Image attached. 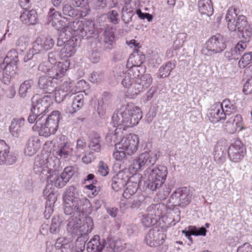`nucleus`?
Returning <instances> with one entry per match:
<instances>
[{"mask_svg":"<svg viewBox=\"0 0 252 252\" xmlns=\"http://www.w3.org/2000/svg\"><path fill=\"white\" fill-rule=\"evenodd\" d=\"M72 149L67 143L64 144L63 146L61 147L59 152V156L61 158H66L71 153Z\"/></svg>","mask_w":252,"mask_h":252,"instance_id":"49530a36","label":"nucleus"},{"mask_svg":"<svg viewBox=\"0 0 252 252\" xmlns=\"http://www.w3.org/2000/svg\"><path fill=\"white\" fill-rule=\"evenodd\" d=\"M53 97L50 95H45L38 99L35 105V107L38 110V112L40 113L45 112L53 104Z\"/></svg>","mask_w":252,"mask_h":252,"instance_id":"393cba45","label":"nucleus"},{"mask_svg":"<svg viewBox=\"0 0 252 252\" xmlns=\"http://www.w3.org/2000/svg\"><path fill=\"white\" fill-rule=\"evenodd\" d=\"M37 116L36 114L32 112V113H30V114L28 117V120L30 123L33 124L34 122L36 123V122L39 119V118L37 120Z\"/></svg>","mask_w":252,"mask_h":252,"instance_id":"69168bd1","label":"nucleus"},{"mask_svg":"<svg viewBox=\"0 0 252 252\" xmlns=\"http://www.w3.org/2000/svg\"><path fill=\"white\" fill-rule=\"evenodd\" d=\"M64 15L72 17L78 16L79 17V12L78 9H75L71 5L65 4L63 9Z\"/></svg>","mask_w":252,"mask_h":252,"instance_id":"a18cd8bd","label":"nucleus"},{"mask_svg":"<svg viewBox=\"0 0 252 252\" xmlns=\"http://www.w3.org/2000/svg\"><path fill=\"white\" fill-rule=\"evenodd\" d=\"M97 168L98 173L102 176H106L109 173L108 165L102 160L99 162Z\"/></svg>","mask_w":252,"mask_h":252,"instance_id":"de8ad7c7","label":"nucleus"},{"mask_svg":"<svg viewBox=\"0 0 252 252\" xmlns=\"http://www.w3.org/2000/svg\"><path fill=\"white\" fill-rule=\"evenodd\" d=\"M237 252H252V246L249 243H245L238 248Z\"/></svg>","mask_w":252,"mask_h":252,"instance_id":"4d7b16f0","label":"nucleus"},{"mask_svg":"<svg viewBox=\"0 0 252 252\" xmlns=\"http://www.w3.org/2000/svg\"><path fill=\"white\" fill-rule=\"evenodd\" d=\"M127 180V177L124 173H119L112 179V188L116 191L122 189L126 185Z\"/></svg>","mask_w":252,"mask_h":252,"instance_id":"cd10ccee","label":"nucleus"},{"mask_svg":"<svg viewBox=\"0 0 252 252\" xmlns=\"http://www.w3.org/2000/svg\"><path fill=\"white\" fill-rule=\"evenodd\" d=\"M127 45L133 50V53L139 52V49L141 48V45L139 42L135 39H131L126 41Z\"/></svg>","mask_w":252,"mask_h":252,"instance_id":"603ef678","label":"nucleus"},{"mask_svg":"<svg viewBox=\"0 0 252 252\" xmlns=\"http://www.w3.org/2000/svg\"><path fill=\"white\" fill-rule=\"evenodd\" d=\"M19 4L21 7L26 10L30 8L31 6L30 0H19Z\"/></svg>","mask_w":252,"mask_h":252,"instance_id":"0e129e2a","label":"nucleus"},{"mask_svg":"<svg viewBox=\"0 0 252 252\" xmlns=\"http://www.w3.org/2000/svg\"><path fill=\"white\" fill-rule=\"evenodd\" d=\"M64 213L66 215H71L74 212L83 213L90 211L92 204L86 197L82 199L74 196L73 192L67 191L64 197Z\"/></svg>","mask_w":252,"mask_h":252,"instance_id":"423d86ee","label":"nucleus"},{"mask_svg":"<svg viewBox=\"0 0 252 252\" xmlns=\"http://www.w3.org/2000/svg\"><path fill=\"white\" fill-rule=\"evenodd\" d=\"M40 140L37 136L30 137L24 150L25 155L32 156L34 155L41 148Z\"/></svg>","mask_w":252,"mask_h":252,"instance_id":"4be33fe9","label":"nucleus"},{"mask_svg":"<svg viewBox=\"0 0 252 252\" xmlns=\"http://www.w3.org/2000/svg\"><path fill=\"white\" fill-rule=\"evenodd\" d=\"M165 236L162 232L151 230L145 238L147 244L151 247H157L162 244L164 241Z\"/></svg>","mask_w":252,"mask_h":252,"instance_id":"412c9836","label":"nucleus"},{"mask_svg":"<svg viewBox=\"0 0 252 252\" xmlns=\"http://www.w3.org/2000/svg\"><path fill=\"white\" fill-rule=\"evenodd\" d=\"M42 47L44 51L48 50L51 49L54 46V41L51 38L42 39Z\"/></svg>","mask_w":252,"mask_h":252,"instance_id":"5fc2aeb1","label":"nucleus"},{"mask_svg":"<svg viewBox=\"0 0 252 252\" xmlns=\"http://www.w3.org/2000/svg\"><path fill=\"white\" fill-rule=\"evenodd\" d=\"M77 44L73 40H69L61 51L62 59L72 57L76 52Z\"/></svg>","mask_w":252,"mask_h":252,"instance_id":"c85d7f7f","label":"nucleus"},{"mask_svg":"<svg viewBox=\"0 0 252 252\" xmlns=\"http://www.w3.org/2000/svg\"><path fill=\"white\" fill-rule=\"evenodd\" d=\"M47 199L45 213L46 214L48 212V214H50L53 212V207L57 198L54 193H51L49 194Z\"/></svg>","mask_w":252,"mask_h":252,"instance_id":"c03bdc74","label":"nucleus"},{"mask_svg":"<svg viewBox=\"0 0 252 252\" xmlns=\"http://www.w3.org/2000/svg\"><path fill=\"white\" fill-rule=\"evenodd\" d=\"M220 105L226 116L230 115L237 111V107L235 103L228 98L223 99L221 102H220Z\"/></svg>","mask_w":252,"mask_h":252,"instance_id":"7c9ffc66","label":"nucleus"},{"mask_svg":"<svg viewBox=\"0 0 252 252\" xmlns=\"http://www.w3.org/2000/svg\"><path fill=\"white\" fill-rule=\"evenodd\" d=\"M48 21L53 27L60 31L66 32L69 28L66 24L67 18L63 17L61 13L56 11L54 8H51L50 10Z\"/></svg>","mask_w":252,"mask_h":252,"instance_id":"9b49d317","label":"nucleus"},{"mask_svg":"<svg viewBox=\"0 0 252 252\" xmlns=\"http://www.w3.org/2000/svg\"><path fill=\"white\" fill-rule=\"evenodd\" d=\"M74 5L80 7V9H78L79 12V17L86 16L90 11L88 0H75Z\"/></svg>","mask_w":252,"mask_h":252,"instance_id":"f704fd0d","label":"nucleus"},{"mask_svg":"<svg viewBox=\"0 0 252 252\" xmlns=\"http://www.w3.org/2000/svg\"><path fill=\"white\" fill-rule=\"evenodd\" d=\"M142 118V112L139 107L128 104L119 114L112 116L114 126L117 127L115 130V135L119 133V130H126V127L136 126Z\"/></svg>","mask_w":252,"mask_h":252,"instance_id":"f257e3e1","label":"nucleus"},{"mask_svg":"<svg viewBox=\"0 0 252 252\" xmlns=\"http://www.w3.org/2000/svg\"><path fill=\"white\" fill-rule=\"evenodd\" d=\"M61 118L60 112L57 110L54 111L44 123L40 122L39 118L32 126V130L37 132L40 136L48 137L56 132Z\"/></svg>","mask_w":252,"mask_h":252,"instance_id":"39448f33","label":"nucleus"},{"mask_svg":"<svg viewBox=\"0 0 252 252\" xmlns=\"http://www.w3.org/2000/svg\"><path fill=\"white\" fill-rule=\"evenodd\" d=\"M50 68L47 67L45 63H41L39 64L38 66V69L43 72H46L47 75H48V71Z\"/></svg>","mask_w":252,"mask_h":252,"instance_id":"774afa93","label":"nucleus"},{"mask_svg":"<svg viewBox=\"0 0 252 252\" xmlns=\"http://www.w3.org/2000/svg\"><path fill=\"white\" fill-rule=\"evenodd\" d=\"M226 130L230 133H234L236 131H240L244 128V123L242 117L240 114L230 117L226 122Z\"/></svg>","mask_w":252,"mask_h":252,"instance_id":"2eb2a0df","label":"nucleus"},{"mask_svg":"<svg viewBox=\"0 0 252 252\" xmlns=\"http://www.w3.org/2000/svg\"><path fill=\"white\" fill-rule=\"evenodd\" d=\"M25 121V120L23 118L13 120L9 127L10 132L13 136H18L19 134L22 131Z\"/></svg>","mask_w":252,"mask_h":252,"instance_id":"473e14b6","label":"nucleus"},{"mask_svg":"<svg viewBox=\"0 0 252 252\" xmlns=\"http://www.w3.org/2000/svg\"><path fill=\"white\" fill-rule=\"evenodd\" d=\"M205 50L210 54H215L222 52L226 47L223 36L217 33L209 38L205 43Z\"/></svg>","mask_w":252,"mask_h":252,"instance_id":"9d476101","label":"nucleus"},{"mask_svg":"<svg viewBox=\"0 0 252 252\" xmlns=\"http://www.w3.org/2000/svg\"><path fill=\"white\" fill-rule=\"evenodd\" d=\"M143 72L141 71V75L138 77L137 80L136 88L135 89L134 92L137 95L139 92L144 88L148 87L152 83V78L150 74H146L144 75H142Z\"/></svg>","mask_w":252,"mask_h":252,"instance_id":"b1692460","label":"nucleus"},{"mask_svg":"<svg viewBox=\"0 0 252 252\" xmlns=\"http://www.w3.org/2000/svg\"><path fill=\"white\" fill-rule=\"evenodd\" d=\"M99 192L98 189H95L92 190H87L86 191V193H87L88 196L90 198H93L95 197L96 195L98 194Z\"/></svg>","mask_w":252,"mask_h":252,"instance_id":"338daca9","label":"nucleus"},{"mask_svg":"<svg viewBox=\"0 0 252 252\" xmlns=\"http://www.w3.org/2000/svg\"><path fill=\"white\" fill-rule=\"evenodd\" d=\"M209 118L213 123L226 120V117L222 110L220 102L215 103L211 106L209 113Z\"/></svg>","mask_w":252,"mask_h":252,"instance_id":"6ab92c4d","label":"nucleus"},{"mask_svg":"<svg viewBox=\"0 0 252 252\" xmlns=\"http://www.w3.org/2000/svg\"><path fill=\"white\" fill-rule=\"evenodd\" d=\"M167 174L166 166H159L153 168L147 176L149 188L152 190L160 188L164 183Z\"/></svg>","mask_w":252,"mask_h":252,"instance_id":"0eeeda50","label":"nucleus"},{"mask_svg":"<svg viewBox=\"0 0 252 252\" xmlns=\"http://www.w3.org/2000/svg\"><path fill=\"white\" fill-rule=\"evenodd\" d=\"M66 24L69 28L67 29V30L66 32L68 31L72 34H75L76 32H81L83 30H84L83 24L82 21H75L70 23L67 20Z\"/></svg>","mask_w":252,"mask_h":252,"instance_id":"a19ab883","label":"nucleus"},{"mask_svg":"<svg viewBox=\"0 0 252 252\" xmlns=\"http://www.w3.org/2000/svg\"><path fill=\"white\" fill-rule=\"evenodd\" d=\"M134 13V9L130 3H126L122 8L123 17H124L125 14H127L128 17L131 18Z\"/></svg>","mask_w":252,"mask_h":252,"instance_id":"8fccbe9b","label":"nucleus"},{"mask_svg":"<svg viewBox=\"0 0 252 252\" xmlns=\"http://www.w3.org/2000/svg\"><path fill=\"white\" fill-rule=\"evenodd\" d=\"M70 65L69 60L59 62L54 64L49 70L48 75L55 79H59L65 76Z\"/></svg>","mask_w":252,"mask_h":252,"instance_id":"ddd939ff","label":"nucleus"},{"mask_svg":"<svg viewBox=\"0 0 252 252\" xmlns=\"http://www.w3.org/2000/svg\"><path fill=\"white\" fill-rule=\"evenodd\" d=\"M175 67V65L171 62L166 63L159 68L158 70L159 76L160 78H165L168 76Z\"/></svg>","mask_w":252,"mask_h":252,"instance_id":"58836bf2","label":"nucleus"},{"mask_svg":"<svg viewBox=\"0 0 252 252\" xmlns=\"http://www.w3.org/2000/svg\"><path fill=\"white\" fill-rule=\"evenodd\" d=\"M246 154V149L240 141L236 140L232 144L228 150V156L234 162L240 161Z\"/></svg>","mask_w":252,"mask_h":252,"instance_id":"f8f14e48","label":"nucleus"},{"mask_svg":"<svg viewBox=\"0 0 252 252\" xmlns=\"http://www.w3.org/2000/svg\"><path fill=\"white\" fill-rule=\"evenodd\" d=\"M158 158L157 154L155 152H145L141 153L133 160L131 165V170L136 173L146 166L154 164Z\"/></svg>","mask_w":252,"mask_h":252,"instance_id":"6e6552de","label":"nucleus"},{"mask_svg":"<svg viewBox=\"0 0 252 252\" xmlns=\"http://www.w3.org/2000/svg\"><path fill=\"white\" fill-rule=\"evenodd\" d=\"M48 158L42 155L38 156L35 159L33 170L36 174H42L47 177L48 182L56 187L62 188L67 183L62 174L59 175L55 171H52L49 167Z\"/></svg>","mask_w":252,"mask_h":252,"instance_id":"20e7f679","label":"nucleus"},{"mask_svg":"<svg viewBox=\"0 0 252 252\" xmlns=\"http://www.w3.org/2000/svg\"><path fill=\"white\" fill-rule=\"evenodd\" d=\"M126 185V188L124 191L123 197L126 199H129L137 192L138 185L136 182L129 179Z\"/></svg>","mask_w":252,"mask_h":252,"instance_id":"72a5a7b5","label":"nucleus"},{"mask_svg":"<svg viewBox=\"0 0 252 252\" xmlns=\"http://www.w3.org/2000/svg\"><path fill=\"white\" fill-rule=\"evenodd\" d=\"M206 232L207 230L205 227H202L198 228L195 226H189L188 227V230L182 231V233L185 234L187 238L190 237V235L204 236L206 235Z\"/></svg>","mask_w":252,"mask_h":252,"instance_id":"c9c22d12","label":"nucleus"},{"mask_svg":"<svg viewBox=\"0 0 252 252\" xmlns=\"http://www.w3.org/2000/svg\"><path fill=\"white\" fill-rule=\"evenodd\" d=\"M42 41V38L38 37L36 40L32 43V47L29 50L28 53V56L29 57V58H32L33 55L38 54L44 51Z\"/></svg>","mask_w":252,"mask_h":252,"instance_id":"e433bc0d","label":"nucleus"},{"mask_svg":"<svg viewBox=\"0 0 252 252\" xmlns=\"http://www.w3.org/2000/svg\"><path fill=\"white\" fill-rule=\"evenodd\" d=\"M86 147V142L82 139H78L77 141L76 150L77 152H83Z\"/></svg>","mask_w":252,"mask_h":252,"instance_id":"052dcab7","label":"nucleus"},{"mask_svg":"<svg viewBox=\"0 0 252 252\" xmlns=\"http://www.w3.org/2000/svg\"><path fill=\"white\" fill-rule=\"evenodd\" d=\"M105 41L111 44L114 40V34L113 32H105Z\"/></svg>","mask_w":252,"mask_h":252,"instance_id":"e2e57ef3","label":"nucleus"},{"mask_svg":"<svg viewBox=\"0 0 252 252\" xmlns=\"http://www.w3.org/2000/svg\"><path fill=\"white\" fill-rule=\"evenodd\" d=\"M84 104V96L83 94H79L75 96L70 105L67 106L65 109L66 113L73 114L79 110Z\"/></svg>","mask_w":252,"mask_h":252,"instance_id":"bb28decb","label":"nucleus"},{"mask_svg":"<svg viewBox=\"0 0 252 252\" xmlns=\"http://www.w3.org/2000/svg\"><path fill=\"white\" fill-rule=\"evenodd\" d=\"M28 42V39L25 36L20 37L17 41L16 45L18 47H22L23 49L20 50H23L26 48Z\"/></svg>","mask_w":252,"mask_h":252,"instance_id":"13d9d810","label":"nucleus"},{"mask_svg":"<svg viewBox=\"0 0 252 252\" xmlns=\"http://www.w3.org/2000/svg\"><path fill=\"white\" fill-rule=\"evenodd\" d=\"M143 224L146 227H150L152 224V220L151 218L148 215H143L142 218Z\"/></svg>","mask_w":252,"mask_h":252,"instance_id":"680f3d73","label":"nucleus"},{"mask_svg":"<svg viewBox=\"0 0 252 252\" xmlns=\"http://www.w3.org/2000/svg\"><path fill=\"white\" fill-rule=\"evenodd\" d=\"M60 228V223L59 222H56L55 219H53L50 226V231L53 233H56L59 232Z\"/></svg>","mask_w":252,"mask_h":252,"instance_id":"bf43d9fd","label":"nucleus"},{"mask_svg":"<svg viewBox=\"0 0 252 252\" xmlns=\"http://www.w3.org/2000/svg\"><path fill=\"white\" fill-rule=\"evenodd\" d=\"M108 18L110 22L117 24L119 21V15L117 11L112 10L108 13Z\"/></svg>","mask_w":252,"mask_h":252,"instance_id":"09e8293b","label":"nucleus"},{"mask_svg":"<svg viewBox=\"0 0 252 252\" xmlns=\"http://www.w3.org/2000/svg\"><path fill=\"white\" fill-rule=\"evenodd\" d=\"M171 197L177 201L179 206L182 207L188 205L191 200L189 191L186 187L178 189L172 194Z\"/></svg>","mask_w":252,"mask_h":252,"instance_id":"4468645a","label":"nucleus"},{"mask_svg":"<svg viewBox=\"0 0 252 252\" xmlns=\"http://www.w3.org/2000/svg\"><path fill=\"white\" fill-rule=\"evenodd\" d=\"M135 13L141 19H147L149 22L151 21L153 19V16L151 14L147 13H142L140 9H136Z\"/></svg>","mask_w":252,"mask_h":252,"instance_id":"6e6d98bb","label":"nucleus"},{"mask_svg":"<svg viewBox=\"0 0 252 252\" xmlns=\"http://www.w3.org/2000/svg\"><path fill=\"white\" fill-rule=\"evenodd\" d=\"M251 64H252V52L244 53L238 62V66L240 68H244Z\"/></svg>","mask_w":252,"mask_h":252,"instance_id":"37998d69","label":"nucleus"},{"mask_svg":"<svg viewBox=\"0 0 252 252\" xmlns=\"http://www.w3.org/2000/svg\"><path fill=\"white\" fill-rule=\"evenodd\" d=\"M139 52L133 53L129 57L126 67L128 68H137L139 71H145V68L143 67L141 65L145 61V56L143 54H139Z\"/></svg>","mask_w":252,"mask_h":252,"instance_id":"f3484780","label":"nucleus"},{"mask_svg":"<svg viewBox=\"0 0 252 252\" xmlns=\"http://www.w3.org/2000/svg\"><path fill=\"white\" fill-rule=\"evenodd\" d=\"M9 146L4 140H0V164H12L16 161L14 156L9 155Z\"/></svg>","mask_w":252,"mask_h":252,"instance_id":"a211bd4d","label":"nucleus"},{"mask_svg":"<svg viewBox=\"0 0 252 252\" xmlns=\"http://www.w3.org/2000/svg\"><path fill=\"white\" fill-rule=\"evenodd\" d=\"M139 138L134 134H129L124 136L115 144V151L113 154L117 161H122L126 158V156H131L138 150Z\"/></svg>","mask_w":252,"mask_h":252,"instance_id":"7ed1b4c3","label":"nucleus"},{"mask_svg":"<svg viewBox=\"0 0 252 252\" xmlns=\"http://www.w3.org/2000/svg\"><path fill=\"white\" fill-rule=\"evenodd\" d=\"M89 147L96 152L100 151V136L97 133L92 132L90 134Z\"/></svg>","mask_w":252,"mask_h":252,"instance_id":"c756f323","label":"nucleus"},{"mask_svg":"<svg viewBox=\"0 0 252 252\" xmlns=\"http://www.w3.org/2000/svg\"><path fill=\"white\" fill-rule=\"evenodd\" d=\"M243 91L246 94H252V76L244 84Z\"/></svg>","mask_w":252,"mask_h":252,"instance_id":"864d4df0","label":"nucleus"},{"mask_svg":"<svg viewBox=\"0 0 252 252\" xmlns=\"http://www.w3.org/2000/svg\"><path fill=\"white\" fill-rule=\"evenodd\" d=\"M21 21L27 25H34L37 21V13L36 11L32 9L25 10L20 16Z\"/></svg>","mask_w":252,"mask_h":252,"instance_id":"a878e982","label":"nucleus"},{"mask_svg":"<svg viewBox=\"0 0 252 252\" xmlns=\"http://www.w3.org/2000/svg\"><path fill=\"white\" fill-rule=\"evenodd\" d=\"M18 62V53L17 50L11 49L7 53L2 63L17 66Z\"/></svg>","mask_w":252,"mask_h":252,"instance_id":"4c0bfd02","label":"nucleus"},{"mask_svg":"<svg viewBox=\"0 0 252 252\" xmlns=\"http://www.w3.org/2000/svg\"><path fill=\"white\" fill-rule=\"evenodd\" d=\"M238 8L235 6H230L225 16L227 27L231 32L238 31L242 34L246 40H249L252 36L250 25L246 16L243 15H238Z\"/></svg>","mask_w":252,"mask_h":252,"instance_id":"f03ea898","label":"nucleus"},{"mask_svg":"<svg viewBox=\"0 0 252 252\" xmlns=\"http://www.w3.org/2000/svg\"><path fill=\"white\" fill-rule=\"evenodd\" d=\"M99 238L98 236H95L88 243L87 248L91 249L92 252H101L104 248L103 245H101L99 241Z\"/></svg>","mask_w":252,"mask_h":252,"instance_id":"ea45409f","label":"nucleus"},{"mask_svg":"<svg viewBox=\"0 0 252 252\" xmlns=\"http://www.w3.org/2000/svg\"><path fill=\"white\" fill-rule=\"evenodd\" d=\"M141 75V71H139L137 67L129 68L126 72L123 73L122 84L124 87L128 89V93L130 94L131 97L137 95L134 91L136 88L135 86H137L138 77Z\"/></svg>","mask_w":252,"mask_h":252,"instance_id":"1a4fd4ad","label":"nucleus"},{"mask_svg":"<svg viewBox=\"0 0 252 252\" xmlns=\"http://www.w3.org/2000/svg\"><path fill=\"white\" fill-rule=\"evenodd\" d=\"M74 171L72 166H68L65 167L62 173V176L63 177L64 179L68 182L69 179L73 175Z\"/></svg>","mask_w":252,"mask_h":252,"instance_id":"3c124183","label":"nucleus"},{"mask_svg":"<svg viewBox=\"0 0 252 252\" xmlns=\"http://www.w3.org/2000/svg\"><path fill=\"white\" fill-rule=\"evenodd\" d=\"M17 66L11 64L0 63V73L2 74L1 81L5 84H9L16 74Z\"/></svg>","mask_w":252,"mask_h":252,"instance_id":"dca6fc26","label":"nucleus"},{"mask_svg":"<svg viewBox=\"0 0 252 252\" xmlns=\"http://www.w3.org/2000/svg\"><path fill=\"white\" fill-rule=\"evenodd\" d=\"M198 8L202 14L211 16L213 13L214 9L211 0H199Z\"/></svg>","mask_w":252,"mask_h":252,"instance_id":"2f4dec72","label":"nucleus"},{"mask_svg":"<svg viewBox=\"0 0 252 252\" xmlns=\"http://www.w3.org/2000/svg\"><path fill=\"white\" fill-rule=\"evenodd\" d=\"M33 85V81L32 80L25 81L21 84L19 90L20 96L25 97L31 91L32 87Z\"/></svg>","mask_w":252,"mask_h":252,"instance_id":"79ce46f5","label":"nucleus"},{"mask_svg":"<svg viewBox=\"0 0 252 252\" xmlns=\"http://www.w3.org/2000/svg\"><path fill=\"white\" fill-rule=\"evenodd\" d=\"M54 80L49 75L40 76L38 80V86L40 89L45 90L46 93L51 94L56 89L53 83Z\"/></svg>","mask_w":252,"mask_h":252,"instance_id":"5701e85b","label":"nucleus"},{"mask_svg":"<svg viewBox=\"0 0 252 252\" xmlns=\"http://www.w3.org/2000/svg\"><path fill=\"white\" fill-rule=\"evenodd\" d=\"M247 47V43L246 42L239 41L233 48L225 52L224 57L228 60H237Z\"/></svg>","mask_w":252,"mask_h":252,"instance_id":"aec40b11","label":"nucleus"}]
</instances>
